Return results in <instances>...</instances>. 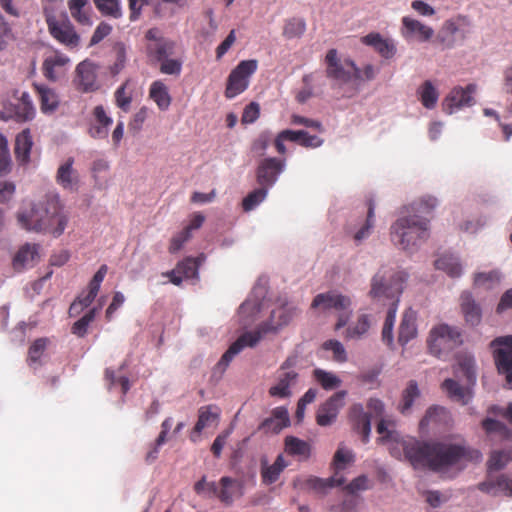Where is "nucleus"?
Returning <instances> with one entry per match:
<instances>
[{"mask_svg": "<svg viewBox=\"0 0 512 512\" xmlns=\"http://www.w3.org/2000/svg\"><path fill=\"white\" fill-rule=\"evenodd\" d=\"M404 452L415 467H426L442 475L451 470L460 472L468 463L481 460L478 450L463 443L413 440L404 445Z\"/></svg>", "mask_w": 512, "mask_h": 512, "instance_id": "1", "label": "nucleus"}, {"mask_svg": "<svg viewBox=\"0 0 512 512\" xmlns=\"http://www.w3.org/2000/svg\"><path fill=\"white\" fill-rule=\"evenodd\" d=\"M18 225L26 231L50 233L60 236L67 225V216L57 195H46L28 208H21L16 214Z\"/></svg>", "mask_w": 512, "mask_h": 512, "instance_id": "2", "label": "nucleus"}, {"mask_svg": "<svg viewBox=\"0 0 512 512\" xmlns=\"http://www.w3.org/2000/svg\"><path fill=\"white\" fill-rule=\"evenodd\" d=\"M145 54L151 66H157L160 73L179 76L182 72L183 59L176 55V42L160 36L156 28L145 33Z\"/></svg>", "mask_w": 512, "mask_h": 512, "instance_id": "3", "label": "nucleus"}, {"mask_svg": "<svg viewBox=\"0 0 512 512\" xmlns=\"http://www.w3.org/2000/svg\"><path fill=\"white\" fill-rule=\"evenodd\" d=\"M392 242L404 250L416 247L429 236V219L419 215L403 216L391 226Z\"/></svg>", "mask_w": 512, "mask_h": 512, "instance_id": "4", "label": "nucleus"}, {"mask_svg": "<svg viewBox=\"0 0 512 512\" xmlns=\"http://www.w3.org/2000/svg\"><path fill=\"white\" fill-rule=\"evenodd\" d=\"M56 4H58L56 2ZM45 21L50 35L59 43L69 49L79 46L80 37L76 33L73 24L63 11L55 7V3L43 7Z\"/></svg>", "mask_w": 512, "mask_h": 512, "instance_id": "5", "label": "nucleus"}, {"mask_svg": "<svg viewBox=\"0 0 512 512\" xmlns=\"http://www.w3.org/2000/svg\"><path fill=\"white\" fill-rule=\"evenodd\" d=\"M194 491L198 495L208 498H216L226 506L232 505L235 498L242 496V484L237 479L223 476L218 482H208L203 476L194 485Z\"/></svg>", "mask_w": 512, "mask_h": 512, "instance_id": "6", "label": "nucleus"}, {"mask_svg": "<svg viewBox=\"0 0 512 512\" xmlns=\"http://www.w3.org/2000/svg\"><path fill=\"white\" fill-rule=\"evenodd\" d=\"M406 279V273L382 267L372 277L369 295L374 299L387 298L399 302Z\"/></svg>", "mask_w": 512, "mask_h": 512, "instance_id": "7", "label": "nucleus"}, {"mask_svg": "<svg viewBox=\"0 0 512 512\" xmlns=\"http://www.w3.org/2000/svg\"><path fill=\"white\" fill-rule=\"evenodd\" d=\"M368 412L364 411V407L360 403L351 405L348 410V419L353 429L361 434L363 443L369 441L371 432V418L382 417L384 413V404L381 400L370 398L367 402Z\"/></svg>", "mask_w": 512, "mask_h": 512, "instance_id": "8", "label": "nucleus"}, {"mask_svg": "<svg viewBox=\"0 0 512 512\" xmlns=\"http://www.w3.org/2000/svg\"><path fill=\"white\" fill-rule=\"evenodd\" d=\"M427 343L432 355L445 358L449 352L462 344V335L457 328L440 324L430 331Z\"/></svg>", "mask_w": 512, "mask_h": 512, "instance_id": "9", "label": "nucleus"}, {"mask_svg": "<svg viewBox=\"0 0 512 512\" xmlns=\"http://www.w3.org/2000/svg\"><path fill=\"white\" fill-rule=\"evenodd\" d=\"M255 59L243 60L230 72L225 89V97L232 99L243 93L249 86V78L256 72Z\"/></svg>", "mask_w": 512, "mask_h": 512, "instance_id": "10", "label": "nucleus"}, {"mask_svg": "<svg viewBox=\"0 0 512 512\" xmlns=\"http://www.w3.org/2000/svg\"><path fill=\"white\" fill-rule=\"evenodd\" d=\"M495 365L500 374H504L507 384L512 383V335L495 338L490 343Z\"/></svg>", "mask_w": 512, "mask_h": 512, "instance_id": "11", "label": "nucleus"}, {"mask_svg": "<svg viewBox=\"0 0 512 512\" xmlns=\"http://www.w3.org/2000/svg\"><path fill=\"white\" fill-rule=\"evenodd\" d=\"M297 363V357H288L278 370L277 383L269 388V395L278 398L291 396V386L296 383L298 373L292 368Z\"/></svg>", "mask_w": 512, "mask_h": 512, "instance_id": "12", "label": "nucleus"}, {"mask_svg": "<svg viewBox=\"0 0 512 512\" xmlns=\"http://www.w3.org/2000/svg\"><path fill=\"white\" fill-rule=\"evenodd\" d=\"M347 395L345 390L338 391L322 403L316 412V423L321 427L332 425L344 406V399Z\"/></svg>", "mask_w": 512, "mask_h": 512, "instance_id": "13", "label": "nucleus"}, {"mask_svg": "<svg viewBox=\"0 0 512 512\" xmlns=\"http://www.w3.org/2000/svg\"><path fill=\"white\" fill-rule=\"evenodd\" d=\"M98 66L90 60H84L76 66L74 84L82 93L94 92L99 89L97 81Z\"/></svg>", "mask_w": 512, "mask_h": 512, "instance_id": "14", "label": "nucleus"}, {"mask_svg": "<svg viewBox=\"0 0 512 512\" xmlns=\"http://www.w3.org/2000/svg\"><path fill=\"white\" fill-rule=\"evenodd\" d=\"M476 88L475 84H468L465 88L460 86L453 88L442 103L443 110L448 114H452L455 110L472 106L475 103L472 95L475 93Z\"/></svg>", "mask_w": 512, "mask_h": 512, "instance_id": "15", "label": "nucleus"}, {"mask_svg": "<svg viewBox=\"0 0 512 512\" xmlns=\"http://www.w3.org/2000/svg\"><path fill=\"white\" fill-rule=\"evenodd\" d=\"M283 169V161L275 157L265 158L260 162L256 171L257 183L269 190L275 184Z\"/></svg>", "mask_w": 512, "mask_h": 512, "instance_id": "16", "label": "nucleus"}, {"mask_svg": "<svg viewBox=\"0 0 512 512\" xmlns=\"http://www.w3.org/2000/svg\"><path fill=\"white\" fill-rule=\"evenodd\" d=\"M326 76L340 84L348 83L352 78V72L349 65L344 64L338 58L336 49H330L325 57Z\"/></svg>", "mask_w": 512, "mask_h": 512, "instance_id": "17", "label": "nucleus"}, {"mask_svg": "<svg viewBox=\"0 0 512 512\" xmlns=\"http://www.w3.org/2000/svg\"><path fill=\"white\" fill-rule=\"evenodd\" d=\"M350 306V298L335 291L320 293L314 297L311 303V308L320 309L322 311L331 309L336 311H344L348 310Z\"/></svg>", "mask_w": 512, "mask_h": 512, "instance_id": "18", "label": "nucleus"}, {"mask_svg": "<svg viewBox=\"0 0 512 512\" xmlns=\"http://www.w3.org/2000/svg\"><path fill=\"white\" fill-rule=\"evenodd\" d=\"M74 162L73 157H68L59 165L55 176L56 183L71 192H77L80 186V175L73 167Z\"/></svg>", "mask_w": 512, "mask_h": 512, "instance_id": "19", "label": "nucleus"}, {"mask_svg": "<svg viewBox=\"0 0 512 512\" xmlns=\"http://www.w3.org/2000/svg\"><path fill=\"white\" fill-rule=\"evenodd\" d=\"M69 62L70 59L65 54L55 50L43 61V75L50 81H56L66 73Z\"/></svg>", "mask_w": 512, "mask_h": 512, "instance_id": "20", "label": "nucleus"}, {"mask_svg": "<svg viewBox=\"0 0 512 512\" xmlns=\"http://www.w3.org/2000/svg\"><path fill=\"white\" fill-rule=\"evenodd\" d=\"M262 338L261 331L246 332L242 334L234 343L230 345L227 351L222 355L218 366L225 369L231 360L246 346H255Z\"/></svg>", "mask_w": 512, "mask_h": 512, "instance_id": "21", "label": "nucleus"}, {"mask_svg": "<svg viewBox=\"0 0 512 512\" xmlns=\"http://www.w3.org/2000/svg\"><path fill=\"white\" fill-rule=\"evenodd\" d=\"M39 245L25 243L22 245L12 260L13 269L16 272H22L23 270L33 267L39 261Z\"/></svg>", "mask_w": 512, "mask_h": 512, "instance_id": "22", "label": "nucleus"}, {"mask_svg": "<svg viewBox=\"0 0 512 512\" xmlns=\"http://www.w3.org/2000/svg\"><path fill=\"white\" fill-rule=\"evenodd\" d=\"M401 34L406 40L416 38L420 42H426L432 38L434 30L416 19L405 16L402 18Z\"/></svg>", "mask_w": 512, "mask_h": 512, "instance_id": "23", "label": "nucleus"}, {"mask_svg": "<svg viewBox=\"0 0 512 512\" xmlns=\"http://www.w3.org/2000/svg\"><path fill=\"white\" fill-rule=\"evenodd\" d=\"M290 425L288 410L283 407H276L272 410L271 416L264 419L259 425L258 430L264 433L278 434L281 430Z\"/></svg>", "mask_w": 512, "mask_h": 512, "instance_id": "24", "label": "nucleus"}, {"mask_svg": "<svg viewBox=\"0 0 512 512\" xmlns=\"http://www.w3.org/2000/svg\"><path fill=\"white\" fill-rule=\"evenodd\" d=\"M33 144V138L29 128H25L16 135L14 154L20 165H26L30 162V153Z\"/></svg>", "mask_w": 512, "mask_h": 512, "instance_id": "25", "label": "nucleus"}, {"mask_svg": "<svg viewBox=\"0 0 512 512\" xmlns=\"http://www.w3.org/2000/svg\"><path fill=\"white\" fill-rule=\"evenodd\" d=\"M33 88L38 95L41 112L47 115L53 114L60 104L57 93L43 84L34 83Z\"/></svg>", "mask_w": 512, "mask_h": 512, "instance_id": "26", "label": "nucleus"}, {"mask_svg": "<svg viewBox=\"0 0 512 512\" xmlns=\"http://www.w3.org/2000/svg\"><path fill=\"white\" fill-rule=\"evenodd\" d=\"M362 43L371 46L383 58L390 59L396 53V47L392 40L383 38L379 33H369L362 37Z\"/></svg>", "mask_w": 512, "mask_h": 512, "instance_id": "27", "label": "nucleus"}, {"mask_svg": "<svg viewBox=\"0 0 512 512\" xmlns=\"http://www.w3.org/2000/svg\"><path fill=\"white\" fill-rule=\"evenodd\" d=\"M461 311L465 322L470 326H477L481 322L482 312L480 306L475 302L471 293L463 292L460 297Z\"/></svg>", "mask_w": 512, "mask_h": 512, "instance_id": "28", "label": "nucleus"}, {"mask_svg": "<svg viewBox=\"0 0 512 512\" xmlns=\"http://www.w3.org/2000/svg\"><path fill=\"white\" fill-rule=\"evenodd\" d=\"M36 114L32 98L28 92H22L18 102L13 107V118L17 122L31 121Z\"/></svg>", "mask_w": 512, "mask_h": 512, "instance_id": "29", "label": "nucleus"}, {"mask_svg": "<svg viewBox=\"0 0 512 512\" xmlns=\"http://www.w3.org/2000/svg\"><path fill=\"white\" fill-rule=\"evenodd\" d=\"M417 335L416 328V312L411 308L407 309L402 317L399 333H398V342L401 345L407 344L410 340L415 338Z\"/></svg>", "mask_w": 512, "mask_h": 512, "instance_id": "30", "label": "nucleus"}, {"mask_svg": "<svg viewBox=\"0 0 512 512\" xmlns=\"http://www.w3.org/2000/svg\"><path fill=\"white\" fill-rule=\"evenodd\" d=\"M218 412L213 411L212 406H203L198 411V420L190 434V440L196 443L199 440L201 432L213 422L217 421Z\"/></svg>", "mask_w": 512, "mask_h": 512, "instance_id": "31", "label": "nucleus"}, {"mask_svg": "<svg viewBox=\"0 0 512 512\" xmlns=\"http://www.w3.org/2000/svg\"><path fill=\"white\" fill-rule=\"evenodd\" d=\"M284 446L287 454L298 457L300 460H307L311 456V445L307 441L295 436H286Z\"/></svg>", "mask_w": 512, "mask_h": 512, "instance_id": "32", "label": "nucleus"}, {"mask_svg": "<svg viewBox=\"0 0 512 512\" xmlns=\"http://www.w3.org/2000/svg\"><path fill=\"white\" fill-rule=\"evenodd\" d=\"M345 481L344 477H337V473L327 479L310 476L305 480V487L317 493H325L328 489L342 486Z\"/></svg>", "mask_w": 512, "mask_h": 512, "instance_id": "33", "label": "nucleus"}, {"mask_svg": "<svg viewBox=\"0 0 512 512\" xmlns=\"http://www.w3.org/2000/svg\"><path fill=\"white\" fill-rule=\"evenodd\" d=\"M149 97L162 111L167 110L171 105L172 98L169 94L168 87L161 80L152 82L149 89Z\"/></svg>", "mask_w": 512, "mask_h": 512, "instance_id": "34", "label": "nucleus"}, {"mask_svg": "<svg viewBox=\"0 0 512 512\" xmlns=\"http://www.w3.org/2000/svg\"><path fill=\"white\" fill-rule=\"evenodd\" d=\"M442 388L446 391L452 400L462 405H466L471 399L470 390L468 388L462 387L457 381L453 379H446L442 383Z\"/></svg>", "mask_w": 512, "mask_h": 512, "instance_id": "35", "label": "nucleus"}, {"mask_svg": "<svg viewBox=\"0 0 512 512\" xmlns=\"http://www.w3.org/2000/svg\"><path fill=\"white\" fill-rule=\"evenodd\" d=\"M479 489L483 492L492 493L494 495L498 493H504L505 495H512V481L505 476L497 477L494 481L489 479L479 484Z\"/></svg>", "mask_w": 512, "mask_h": 512, "instance_id": "36", "label": "nucleus"}, {"mask_svg": "<svg viewBox=\"0 0 512 512\" xmlns=\"http://www.w3.org/2000/svg\"><path fill=\"white\" fill-rule=\"evenodd\" d=\"M420 395L421 392L417 382L415 380H410L402 392L401 401L398 406L399 411L402 414H408Z\"/></svg>", "mask_w": 512, "mask_h": 512, "instance_id": "37", "label": "nucleus"}, {"mask_svg": "<svg viewBox=\"0 0 512 512\" xmlns=\"http://www.w3.org/2000/svg\"><path fill=\"white\" fill-rule=\"evenodd\" d=\"M288 466L287 461L284 459L283 455H278L276 460L272 465L263 466L261 469V477L263 483L270 485L276 482L283 472V470Z\"/></svg>", "mask_w": 512, "mask_h": 512, "instance_id": "38", "label": "nucleus"}, {"mask_svg": "<svg viewBox=\"0 0 512 512\" xmlns=\"http://www.w3.org/2000/svg\"><path fill=\"white\" fill-rule=\"evenodd\" d=\"M435 268L444 271L450 277H459L462 267L458 259L450 254H444L435 261Z\"/></svg>", "mask_w": 512, "mask_h": 512, "instance_id": "39", "label": "nucleus"}, {"mask_svg": "<svg viewBox=\"0 0 512 512\" xmlns=\"http://www.w3.org/2000/svg\"><path fill=\"white\" fill-rule=\"evenodd\" d=\"M370 328V320L368 315L361 314L358 316L356 322L348 326L345 331L344 338L346 340L362 338Z\"/></svg>", "mask_w": 512, "mask_h": 512, "instance_id": "40", "label": "nucleus"}, {"mask_svg": "<svg viewBox=\"0 0 512 512\" xmlns=\"http://www.w3.org/2000/svg\"><path fill=\"white\" fill-rule=\"evenodd\" d=\"M313 377L320 386L327 391L334 390L341 386V379L332 372L317 368L313 371Z\"/></svg>", "mask_w": 512, "mask_h": 512, "instance_id": "41", "label": "nucleus"}, {"mask_svg": "<svg viewBox=\"0 0 512 512\" xmlns=\"http://www.w3.org/2000/svg\"><path fill=\"white\" fill-rule=\"evenodd\" d=\"M419 99L422 105L427 109H432L435 107L438 101V91L433 86L432 82L426 80L418 89Z\"/></svg>", "mask_w": 512, "mask_h": 512, "instance_id": "42", "label": "nucleus"}, {"mask_svg": "<svg viewBox=\"0 0 512 512\" xmlns=\"http://www.w3.org/2000/svg\"><path fill=\"white\" fill-rule=\"evenodd\" d=\"M268 189L260 186L259 188L251 191L243 198L241 206L244 212H250L260 205L267 197Z\"/></svg>", "mask_w": 512, "mask_h": 512, "instance_id": "43", "label": "nucleus"}, {"mask_svg": "<svg viewBox=\"0 0 512 512\" xmlns=\"http://www.w3.org/2000/svg\"><path fill=\"white\" fill-rule=\"evenodd\" d=\"M203 260L202 257H187L181 262H179L176 265L178 274L183 275L185 279H191V278H197L198 276V269L201 261Z\"/></svg>", "mask_w": 512, "mask_h": 512, "instance_id": "44", "label": "nucleus"}, {"mask_svg": "<svg viewBox=\"0 0 512 512\" xmlns=\"http://www.w3.org/2000/svg\"><path fill=\"white\" fill-rule=\"evenodd\" d=\"M96 8L106 16L118 19L122 16L120 0H93Z\"/></svg>", "mask_w": 512, "mask_h": 512, "instance_id": "45", "label": "nucleus"}, {"mask_svg": "<svg viewBox=\"0 0 512 512\" xmlns=\"http://www.w3.org/2000/svg\"><path fill=\"white\" fill-rule=\"evenodd\" d=\"M501 278V274L498 271L478 273L475 275L474 284L476 287L493 289L500 284Z\"/></svg>", "mask_w": 512, "mask_h": 512, "instance_id": "46", "label": "nucleus"}, {"mask_svg": "<svg viewBox=\"0 0 512 512\" xmlns=\"http://www.w3.org/2000/svg\"><path fill=\"white\" fill-rule=\"evenodd\" d=\"M397 303L398 302H393L389 308L382 329V339L388 345L392 344L393 342V327L396 318Z\"/></svg>", "mask_w": 512, "mask_h": 512, "instance_id": "47", "label": "nucleus"}, {"mask_svg": "<svg viewBox=\"0 0 512 512\" xmlns=\"http://www.w3.org/2000/svg\"><path fill=\"white\" fill-rule=\"evenodd\" d=\"M367 206H368V211H367L366 221H365L364 225L354 235V239L358 242L367 238L370 235V232L374 226V210H375L374 201L372 199L368 200Z\"/></svg>", "mask_w": 512, "mask_h": 512, "instance_id": "48", "label": "nucleus"}, {"mask_svg": "<svg viewBox=\"0 0 512 512\" xmlns=\"http://www.w3.org/2000/svg\"><path fill=\"white\" fill-rule=\"evenodd\" d=\"M96 313V308L89 310L83 317L73 324L71 332L78 337H84L87 334L90 323L95 319Z\"/></svg>", "mask_w": 512, "mask_h": 512, "instance_id": "49", "label": "nucleus"}, {"mask_svg": "<svg viewBox=\"0 0 512 512\" xmlns=\"http://www.w3.org/2000/svg\"><path fill=\"white\" fill-rule=\"evenodd\" d=\"M129 81H125L121 86H119L115 93V104L118 108H120L123 112L127 113L130 111L131 103H132V94L126 92V88L128 86Z\"/></svg>", "mask_w": 512, "mask_h": 512, "instance_id": "50", "label": "nucleus"}, {"mask_svg": "<svg viewBox=\"0 0 512 512\" xmlns=\"http://www.w3.org/2000/svg\"><path fill=\"white\" fill-rule=\"evenodd\" d=\"M306 29V23L301 18H291L286 21L283 34L287 38H295L301 36Z\"/></svg>", "mask_w": 512, "mask_h": 512, "instance_id": "51", "label": "nucleus"}, {"mask_svg": "<svg viewBox=\"0 0 512 512\" xmlns=\"http://www.w3.org/2000/svg\"><path fill=\"white\" fill-rule=\"evenodd\" d=\"M482 428L488 435H499L500 438H507L509 436L508 428L500 421L492 418H486L482 421Z\"/></svg>", "mask_w": 512, "mask_h": 512, "instance_id": "52", "label": "nucleus"}, {"mask_svg": "<svg viewBox=\"0 0 512 512\" xmlns=\"http://www.w3.org/2000/svg\"><path fill=\"white\" fill-rule=\"evenodd\" d=\"M48 344L47 338L36 339L28 350V363L30 366L37 364L46 350Z\"/></svg>", "mask_w": 512, "mask_h": 512, "instance_id": "53", "label": "nucleus"}, {"mask_svg": "<svg viewBox=\"0 0 512 512\" xmlns=\"http://www.w3.org/2000/svg\"><path fill=\"white\" fill-rule=\"evenodd\" d=\"M459 371L466 377L467 383L474 385L476 381L475 360L471 356L459 360Z\"/></svg>", "mask_w": 512, "mask_h": 512, "instance_id": "54", "label": "nucleus"}, {"mask_svg": "<svg viewBox=\"0 0 512 512\" xmlns=\"http://www.w3.org/2000/svg\"><path fill=\"white\" fill-rule=\"evenodd\" d=\"M353 461V454L351 451H346L339 448L333 457L334 473H337V477H343L341 471L344 470L345 465Z\"/></svg>", "mask_w": 512, "mask_h": 512, "instance_id": "55", "label": "nucleus"}, {"mask_svg": "<svg viewBox=\"0 0 512 512\" xmlns=\"http://www.w3.org/2000/svg\"><path fill=\"white\" fill-rule=\"evenodd\" d=\"M322 348L326 351L333 352V360L336 362H346L347 361V353L342 345V343L338 340H327L322 344Z\"/></svg>", "mask_w": 512, "mask_h": 512, "instance_id": "56", "label": "nucleus"}, {"mask_svg": "<svg viewBox=\"0 0 512 512\" xmlns=\"http://www.w3.org/2000/svg\"><path fill=\"white\" fill-rule=\"evenodd\" d=\"M346 65H349L351 70H353L354 76L356 79L361 80H372L375 78L377 74V70L371 64L366 65L363 70H360L353 61L346 60Z\"/></svg>", "mask_w": 512, "mask_h": 512, "instance_id": "57", "label": "nucleus"}, {"mask_svg": "<svg viewBox=\"0 0 512 512\" xmlns=\"http://www.w3.org/2000/svg\"><path fill=\"white\" fill-rule=\"evenodd\" d=\"M97 295L92 294L91 292H83L80 294L77 299L70 305L69 312L70 314L79 313L84 308L90 306V304L94 301Z\"/></svg>", "mask_w": 512, "mask_h": 512, "instance_id": "58", "label": "nucleus"}, {"mask_svg": "<svg viewBox=\"0 0 512 512\" xmlns=\"http://www.w3.org/2000/svg\"><path fill=\"white\" fill-rule=\"evenodd\" d=\"M126 63V50L122 44H119L115 47V61L110 66L111 75L115 76L119 74L122 69L125 67Z\"/></svg>", "mask_w": 512, "mask_h": 512, "instance_id": "59", "label": "nucleus"}, {"mask_svg": "<svg viewBox=\"0 0 512 512\" xmlns=\"http://www.w3.org/2000/svg\"><path fill=\"white\" fill-rule=\"evenodd\" d=\"M389 426H394V423L390 420L381 418L377 424V433L381 435L379 440L381 442L396 440L395 431L389 429Z\"/></svg>", "mask_w": 512, "mask_h": 512, "instance_id": "60", "label": "nucleus"}, {"mask_svg": "<svg viewBox=\"0 0 512 512\" xmlns=\"http://www.w3.org/2000/svg\"><path fill=\"white\" fill-rule=\"evenodd\" d=\"M191 238V234L188 230H182L171 238L169 245V252L171 254L177 253L183 247V245Z\"/></svg>", "mask_w": 512, "mask_h": 512, "instance_id": "61", "label": "nucleus"}, {"mask_svg": "<svg viewBox=\"0 0 512 512\" xmlns=\"http://www.w3.org/2000/svg\"><path fill=\"white\" fill-rule=\"evenodd\" d=\"M508 454L503 451H494L489 459V470L499 471L508 463Z\"/></svg>", "mask_w": 512, "mask_h": 512, "instance_id": "62", "label": "nucleus"}, {"mask_svg": "<svg viewBox=\"0 0 512 512\" xmlns=\"http://www.w3.org/2000/svg\"><path fill=\"white\" fill-rule=\"evenodd\" d=\"M260 115V106L256 102H251L248 104L243 111L241 121L243 124H251L254 123Z\"/></svg>", "mask_w": 512, "mask_h": 512, "instance_id": "63", "label": "nucleus"}, {"mask_svg": "<svg viewBox=\"0 0 512 512\" xmlns=\"http://www.w3.org/2000/svg\"><path fill=\"white\" fill-rule=\"evenodd\" d=\"M128 8H129V20L131 22L137 21L140 19L142 14V9L144 6L149 5L150 0H127Z\"/></svg>", "mask_w": 512, "mask_h": 512, "instance_id": "64", "label": "nucleus"}]
</instances>
